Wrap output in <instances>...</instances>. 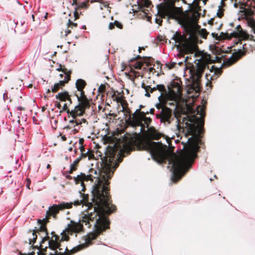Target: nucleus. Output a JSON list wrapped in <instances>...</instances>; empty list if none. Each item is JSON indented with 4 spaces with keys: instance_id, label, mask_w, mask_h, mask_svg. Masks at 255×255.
<instances>
[{
    "instance_id": "nucleus-1",
    "label": "nucleus",
    "mask_w": 255,
    "mask_h": 255,
    "mask_svg": "<svg viewBox=\"0 0 255 255\" xmlns=\"http://www.w3.org/2000/svg\"><path fill=\"white\" fill-rule=\"evenodd\" d=\"M197 114L200 115L199 118L195 116L190 118L187 116L183 118L182 128L180 123L178 124L177 127L180 131H182L186 137L189 135L192 136L188 138V145L180 154L177 155L173 154L169 160V163L172 164L173 171L172 180L175 183L178 182L187 172L190 164L197 156L199 145L203 144L201 137L204 133V107L198 106L197 107Z\"/></svg>"
},
{
    "instance_id": "nucleus-2",
    "label": "nucleus",
    "mask_w": 255,
    "mask_h": 255,
    "mask_svg": "<svg viewBox=\"0 0 255 255\" xmlns=\"http://www.w3.org/2000/svg\"><path fill=\"white\" fill-rule=\"evenodd\" d=\"M117 151L114 148H111L106 153V156L101 158L102 160L101 163V170H100V174H98L97 170L91 168L89 173L92 174L94 176L97 177L95 179L97 180V183L95 184L92 191V201L96 204V200L94 197V190L97 188L99 190L100 195L103 200H106L107 204L113 205L112 203L111 196L110 194L109 184L110 180L113 175L114 172L116 168L114 166L116 161L115 156Z\"/></svg>"
},
{
    "instance_id": "nucleus-3",
    "label": "nucleus",
    "mask_w": 255,
    "mask_h": 255,
    "mask_svg": "<svg viewBox=\"0 0 255 255\" xmlns=\"http://www.w3.org/2000/svg\"><path fill=\"white\" fill-rule=\"evenodd\" d=\"M99 192V190L96 188L93 192L97 206L94 207V212L98 213V215L95 218V230L88 234L85 239L87 245L92 244L93 240L96 239L104 231L110 229V221L109 216L117 210L115 205H109L107 204L106 200H103L101 198Z\"/></svg>"
},
{
    "instance_id": "nucleus-4",
    "label": "nucleus",
    "mask_w": 255,
    "mask_h": 255,
    "mask_svg": "<svg viewBox=\"0 0 255 255\" xmlns=\"http://www.w3.org/2000/svg\"><path fill=\"white\" fill-rule=\"evenodd\" d=\"M231 36L237 38L236 39L235 44L239 45L240 48L224 62L225 65L227 66L236 63L247 53L255 50L254 36L249 35L242 29L240 25H238L234 31L231 33Z\"/></svg>"
},
{
    "instance_id": "nucleus-5",
    "label": "nucleus",
    "mask_w": 255,
    "mask_h": 255,
    "mask_svg": "<svg viewBox=\"0 0 255 255\" xmlns=\"http://www.w3.org/2000/svg\"><path fill=\"white\" fill-rule=\"evenodd\" d=\"M157 14L155 19L156 23L161 25L162 19L166 16L168 19L177 20L184 29L189 32H193V27L191 24L188 12L180 14V8L175 6V0L170 2L161 3L157 5Z\"/></svg>"
},
{
    "instance_id": "nucleus-6",
    "label": "nucleus",
    "mask_w": 255,
    "mask_h": 255,
    "mask_svg": "<svg viewBox=\"0 0 255 255\" xmlns=\"http://www.w3.org/2000/svg\"><path fill=\"white\" fill-rule=\"evenodd\" d=\"M51 237L45 236L42 238L40 243L37 255H45L47 248L55 251V254L50 253V255H71L81 249V246L74 248L69 250L67 247L63 245L60 240V237L53 231L51 233Z\"/></svg>"
},
{
    "instance_id": "nucleus-7",
    "label": "nucleus",
    "mask_w": 255,
    "mask_h": 255,
    "mask_svg": "<svg viewBox=\"0 0 255 255\" xmlns=\"http://www.w3.org/2000/svg\"><path fill=\"white\" fill-rule=\"evenodd\" d=\"M135 142L139 149L149 150L153 159L158 163L165 162L169 156L167 146L160 142L148 141L142 138L137 139Z\"/></svg>"
},
{
    "instance_id": "nucleus-8",
    "label": "nucleus",
    "mask_w": 255,
    "mask_h": 255,
    "mask_svg": "<svg viewBox=\"0 0 255 255\" xmlns=\"http://www.w3.org/2000/svg\"><path fill=\"white\" fill-rule=\"evenodd\" d=\"M201 10V7L199 5V3L197 2L194 4L193 8L190 10H186L184 12L180 11V14L188 12L190 20V22L192 27H193L194 31L193 32H189L187 29H184L186 32L189 35V41L187 42L184 45V48L189 52H193L196 48V41L197 40L196 38V27L197 23L200 16V13L199 12Z\"/></svg>"
},
{
    "instance_id": "nucleus-9",
    "label": "nucleus",
    "mask_w": 255,
    "mask_h": 255,
    "mask_svg": "<svg viewBox=\"0 0 255 255\" xmlns=\"http://www.w3.org/2000/svg\"><path fill=\"white\" fill-rule=\"evenodd\" d=\"M98 213L89 212L88 214H83L78 222L71 220L67 225L68 234L72 235L73 233H79L84 231L83 224L88 226V228L92 226L91 222H94L97 217Z\"/></svg>"
},
{
    "instance_id": "nucleus-10",
    "label": "nucleus",
    "mask_w": 255,
    "mask_h": 255,
    "mask_svg": "<svg viewBox=\"0 0 255 255\" xmlns=\"http://www.w3.org/2000/svg\"><path fill=\"white\" fill-rule=\"evenodd\" d=\"M206 67L209 68L207 62L205 60H201L198 61L195 66H193L190 70V77L192 78V81L191 85V88L196 92L200 90V79Z\"/></svg>"
},
{
    "instance_id": "nucleus-11",
    "label": "nucleus",
    "mask_w": 255,
    "mask_h": 255,
    "mask_svg": "<svg viewBox=\"0 0 255 255\" xmlns=\"http://www.w3.org/2000/svg\"><path fill=\"white\" fill-rule=\"evenodd\" d=\"M77 91L78 92H75L74 95L77 97L78 104L71 110V113L74 115L81 116L85 113L86 109L90 108L91 99H89L87 97L84 90Z\"/></svg>"
},
{
    "instance_id": "nucleus-12",
    "label": "nucleus",
    "mask_w": 255,
    "mask_h": 255,
    "mask_svg": "<svg viewBox=\"0 0 255 255\" xmlns=\"http://www.w3.org/2000/svg\"><path fill=\"white\" fill-rule=\"evenodd\" d=\"M71 97V95H69L67 91H64L58 93L55 96L56 99L58 100L60 102H65L61 112L65 111L68 115V117L71 116L72 118H75L77 115H73L71 113V111H70V110L68 109V107L72 104V100Z\"/></svg>"
},
{
    "instance_id": "nucleus-13",
    "label": "nucleus",
    "mask_w": 255,
    "mask_h": 255,
    "mask_svg": "<svg viewBox=\"0 0 255 255\" xmlns=\"http://www.w3.org/2000/svg\"><path fill=\"white\" fill-rule=\"evenodd\" d=\"M181 84V81L179 79H177L173 80L168 85V93L171 99H176L181 96L182 93Z\"/></svg>"
},
{
    "instance_id": "nucleus-14",
    "label": "nucleus",
    "mask_w": 255,
    "mask_h": 255,
    "mask_svg": "<svg viewBox=\"0 0 255 255\" xmlns=\"http://www.w3.org/2000/svg\"><path fill=\"white\" fill-rule=\"evenodd\" d=\"M72 207V203L68 202H62L59 204H53L49 207L46 211L48 216L52 217L54 219H57V215L60 211L64 210L66 209H70Z\"/></svg>"
},
{
    "instance_id": "nucleus-15",
    "label": "nucleus",
    "mask_w": 255,
    "mask_h": 255,
    "mask_svg": "<svg viewBox=\"0 0 255 255\" xmlns=\"http://www.w3.org/2000/svg\"><path fill=\"white\" fill-rule=\"evenodd\" d=\"M156 118L165 124H170L174 119L172 110L166 106L162 107L160 113L156 115Z\"/></svg>"
},
{
    "instance_id": "nucleus-16",
    "label": "nucleus",
    "mask_w": 255,
    "mask_h": 255,
    "mask_svg": "<svg viewBox=\"0 0 255 255\" xmlns=\"http://www.w3.org/2000/svg\"><path fill=\"white\" fill-rule=\"evenodd\" d=\"M71 4L74 6V21L79 18L80 15L82 14L81 9H87L89 6L88 1H82L81 0H72Z\"/></svg>"
},
{
    "instance_id": "nucleus-17",
    "label": "nucleus",
    "mask_w": 255,
    "mask_h": 255,
    "mask_svg": "<svg viewBox=\"0 0 255 255\" xmlns=\"http://www.w3.org/2000/svg\"><path fill=\"white\" fill-rule=\"evenodd\" d=\"M237 0H236V1ZM239 5H240V8L243 9L240 11L244 13V15H245L247 20L248 18L253 17L254 12L251 8V3L250 0H247L246 2L239 1L238 2H237V1H236L234 3L235 7H238Z\"/></svg>"
},
{
    "instance_id": "nucleus-18",
    "label": "nucleus",
    "mask_w": 255,
    "mask_h": 255,
    "mask_svg": "<svg viewBox=\"0 0 255 255\" xmlns=\"http://www.w3.org/2000/svg\"><path fill=\"white\" fill-rule=\"evenodd\" d=\"M143 118L141 116L132 115L130 116L126 121L127 123L132 127H141V131L145 128L143 124Z\"/></svg>"
},
{
    "instance_id": "nucleus-19",
    "label": "nucleus",
    "mask_w": 255,
    "mask_h": 255,
    "mask_svg": "<svg viewBox=\"0 0 255 255\" xmlns=\"http://www.w3.org/2000/svg\"><path fill=\"white\" fill-rule=\"evenodd\" d=\"M200 28V26L197 24V27H196V30H197V34H196V38H197V40L196 41V45L197 46H196V48H195V50L193 52H189L187 50H186V49H185L184 48V44H185L186 43H187V42L189 41V37L188 38V40L187 41H186L184 43H183L182 44V47H183V50L185 52V54H188V53H193L194 52H195L196 51V50L198 49V46L197 45V44L199 43H201L202 41L201 40L199 39V35H201L202 37L204 38H206V37L208 35V32H207L206 30L205 29H202L201 30H198V29Z\"/></svg>"
},
{
    "instance_id": "nucleus-20",
    "label": "nucleus",
    "mask_w": 255,
    "mask_h": 255,
    "mask_svg": "<svg viewBox=\"0 0 255 255\" xmlns=\"http://www.w3.org/2000/svg\"><path fill=\"white\" fill-rule=\"evenodd\" d=\"M96 178H97V177L94 176L91 173H90L88 175H86L85 173H81L80 175H78L76 177H74V180L76 184L79 183L81 184V185L83 186L82 191H84L85 187L84 186V181H93V179H95Z\"/></svg>"
},
{
    "instance_id": "nucleus-21",
    "label": "nucleus",
    "mask_w": 255,
    "mask_h": 255,
    "mask_svg": "<svg viewBox=\"0 0 255 255\" xmlns=\"http://www.w3.org/2000/svg\"><path fill=\"white\" fill-rule=\"evenodd\" d=\"M58 71H62L63 73L65 74L64 78L63 80H60L57 84L59 86L61 87L62 88L63 87L65 86L66 83H68L69 81L70 80L71 78V74L72 73V71L71 70H68L67 68H66L64 66L58 68L57 69Z\"/></svg>"
},
{
    "instance_id": "nucleus-22",
    "label": "nucleus",
    "mask_w": 255,
    "mask_h": 255,
    "mask_svg": "<svg viewBox=\"0 0 255 255\" xmlns=\"http://www.w3.org/2000/svg\"><path fill=\"white\" fill-rule=\"evenodd\" d=\"M40 226L39 229L36 230H34L32 233V238L29 239V244H34L37 238V236L36 235L37 233L41 232H45L46 234V236L48 235V230L46 227V226L43 224H39Z\"/></svg>"
},
{
    "instance_id": "nucleus-23",
    "label": "nucleus",
    "mask_w": 255,
    "mask_h": 255,
    "mask_svg": "<svg viewBox=\"0 0 255 255\" xmlns=\"http://www.w3.org/2000/svg\"><path fill=\"white\" fill-rule=\"evenodd\" d=\"M172 39H173L176 43L181 45L182 50L185 53L183 49L182 44L187 41L188 38L186 39L180 33L176 32L173 35Z\"/></svg>"
},
{
    "instance_id": "nucleus-24",
    "label": "nucleus",
    "mask_w": 255,
    "mask_h": 255,
    "mask_svg": "<svg viewBox=\"0 0 255 255\" xmlns=\"http://www.w3.org/2000/svg\"><path fill=\"white\" fill-rule=\"evenodd\" d=\"M147 135L149 138L151 139L158 140L161 137V134L153 127L148 128Z\"/></svg>"
},
{
    "instance_id": "nucleus-25",
    "label": "nucleus",
    "mask_w": 255,
    "mask_h": 255,
    "mask_svg": "<svg viewBox=\"0 0 255 255\" xmlns=\"http://www.w3.org/2000/svg\"><path fill=\"white\" fill-rule=\"evenodd\" d=\"M75 118H73V119L70 120L69 122V125L67 126V128L70 129L72 128H74L76 126H78L82 124V122L85 123L86 122V120L85 119H82L81 120L76 119V117Z\"/></svg>"
},
{
    "instance_id": "nucleus-26",
    "label": "nucleus",
    "mask_w": 255,
    "mask_h": 255,
    "mask_svg": "<svg viewBox=\"0 0 255 255\" xmlns=\"http://www.w3.org/2000/svg\"><path fill=\"white\" fill-rule=\"evenodd\" d=\"M112 98L114 101H116L117 103H120L123 105L124 104L125 102H127L126 101L124 100V97L123 95L121 94V93L117 92V94L116 93L114 92L112 96Z\"/></svg>"
},
{
    "instance_id": "nucleus-27",
    "label": "nucleus",
    "mask_w": 255,
    "mask_h": 255,
    "mask_svg": "<svg viewBox=\"0 0 255 255\" xmlns=\"http://www.w3.org/2000/svg\"><path fill=\"white\" fill-rule=\"evenodd\" d=\"M83 199H82V202L84 203L85 204L87 205L88 206V208L87 210L86 211L87 214H88V212H92L91 211V210L92 209V208L93 207V204L92 203L89 202V195L88 194H83ZM93 202L95 204L93 201ZM97 206L96 204H95V207H96ZM94 208H93L94 209Z\"/></svg>"
},
{
    "instance_id": "nucleus-28",
    "label": "nucleus",
    "mask_w": 255,
    "mask_h": 255,
    "mask_svg": "<svg viewBox=\"0 0 255 255\" xmlns=\"http://www.w3.org/2000/svg\"><path fill=\"white\" fill-rule=\"evenodd\" d=\"M212 35L213 37L219 40L226 39H230L233 37L231 36V33L229 34L228 33L221 32L219 36H218L217 33H212Z\"/></svg>"
},
{
    "instance_id": "nucleus-29",
    "label": "nucleus",
    "mask_w": 255,
    "mask_h": 255,
    "mask_svg": "<svg viewBox=\"0 0 255 255\" xmlns=\"http://www.w3.org/2000/svg\"><path fill=\"white\" fill-rule=\"evenodd\" d=\"M75 85L77 91H81V90L84 89L87 85V83L83 79H78L76 81Z\"/></svg>"
},
{
    "instance_id": "nucleus-30",
    "label": "nucleus",
    "mask_w": 255,
    "mask_h": 255,
    "mask_svg": "<svg viewBox=\"0 0 255 255\" xmlns=\"http://www.w3.org/2000/svg\"><path fill=\"white\" fill-rule=\"evenodd\" d=\"M81 160V158L78 157L76 160H75L73 163L71 164L70 170L68 171L69 174H71L73 172V171H76L77 169V166Z\"/></svg>"
},
{
    "instance_id": "nucleus-31",
    "label": "nucleus",
    "mask_w": 255,
    "mask_h": 255,
    "mask_svg": "<svg viewBox=\"0 0 255 255\" xmlns=\"http://www.w3.org/2000/svg\"><path fill=\"white\" fill-rule=\"evenodd\" d=\"M68 230H67V228L62 231V232L61 233V235L62 236L61 238L60 239L61 243L62 244V243L64 241H69L70 240L69 235H70L69 234H68Z\"/></svg>"
},
{
    "instance_id": "nucleus-32",
    "label": "nucleus",
    "mask_w": 255,
    "mask_h": 255,
    "mask_svg": "<svg viewBox=\"0 0 255 255\" xmlns=\"http://www.w3.org/2000/svg\"><path fill=\"white\" fill-rule=\"evenodd\" d=\"M122 108V111L125 113V115L126 118H128L130 116H131V112L128 107V104L127 102H125L124 104H123Z\"/></svg>"
},
{
    "instance_id": "nucleus-33",
    "label": "nucleus",
    "mask_w": 255,
    "mask_h": 255,
    "mask_svg": "<svg viewBox=\"0 0 255 255\" xmlns=\"http://www.w3.org/2000/svg\"><path fill=\"white\" fill-rule=\"evenodd\" d=\"M115 26L119 29H123V24L117 20H115L114 22L110 23L108 28L110 30H112L115 28Z\"/></svg>"
},
{
    "instance_id": "nucleus-34",
    "label": "nucleus",
    "mask_w": 255,
    "mask_h": 255,
    "mask_svg": "<svg viewBox=\"0 0 255 255\" xmlns=\"http://www.w3.org/2000/svg\"><path fill=\"white\" fill-rule=\"evenodd\" d=\"M247 23L249 27H250L252 31L255 33V19L253 17H249L247 18Z\"/></svg>"
},
{
    "instance_id": "nucleus-35",
    "label": "nucleus",
    "mask_w": 255,
    "mask_h": 255,
    "mask_svg": "<svg viewBox=\"0 0 255 255\" xmlns=\"http://www.w3.org/2000/svg\"><path fill=\"white\" fill-rule=\"evenodd\" d=\"M142 59L147 66L151 65L152 63L154 62V59L151 57L143 56Z\"/></svg>"
},
{
    "instance_id": "nucleus-36",
    "label": "nucleus",
    "mask_w": 255,
    "mask_h": 255,
    "mask_svg": "<svg viewBox=\"0 0 255 255\" xmlns=\"http://www.w3.org/2000/svg\"><path fill=\"white\" fill-rule=\"evenodd\" d=\"M51 218L50 217L48 216V215L46 213L45 218L43 219H38L37 222L39 224H43L46 226V224L49 222V219Z\"/></svg>"
},
{
    "instance_id": "nucleus-37",
    "label": "nucleus",
    "mask_w": 255,
    "mask_h": 255,
    "mask_svg": "<svg viewBox=\"0 0 255 255\" xmlns=\"http://www.w3.org/2000/svg\"><path fill=\"white\" fill-rule=\"evenodd\" d=\"M149 114V112H144L143 111H140V109H136L135 112L132 115H138L141 116L142 117H144V115H147Z\"/></svg>"
},
{
    "instance_id": "nucleus-38",
    "label": "nucleus",
    "mask_w": 255,
    "mask_h": 255,
    "mask_svg": "<svg viewBox=\"0 0 255 255\" xmlns=\"http://www.w3.org/2000/svg\"><path fill=\"white\" fill-rule=\"evenodd\" d=\"M156 90H158L159 91L163 93H165L166 94L167 93V91H166V88L165 87V86L163 85H157L156 86Z\"/></svg>"
},
{
    "instance_id": "nucleus-39",
    "label": "nucleus",
    "mask_w": 255,
    "mask_h": 255,
    "mask_svg": "<svg viewBox=\"0 0 255 255\" xmlns=\"http://www.w3.org/2000/svg\"><path fill=\"white\" fill-rule=\"evenodd\" d=\"M146 115H144V117L143 118V122H144V123H143L144 125H146V127H148L149 125L150 124L152 120L150 118H148L146 117Z\"/></svg>"
},
{
    "instance_id": "nucleus-40",
    "label": "nucleus",
    "mask_w": 255,
    "mask_h": 255,
    "mask_svg": "<svg viewBox=\"0 0 255 255\" xmlns=\"http://www.w3.org/2000/svg\"><path fill=\"white\" fill-rule=\"evenodd\" d=\"M68 28H72L73 27H77L78 26V24L77 23H75L72 20L69 19L68 22Z\"/></svg>"
},
{
    "instance_id": "nucleus-41",
    "label": "nucleus",
    "mask_w": 255,
    "mask_h": 255,
    "mask_svg": "<svg viewBox=\"0 0 255 255\" xmlns=\"http://www.w3.org/2000/svg\"><path fill=\"white\" fill-rule=\"evenodd\" d=\"M143 62L142 61H136L133 66L135 69H140L142 67Z\"/></svg>"
},
{
    "instance_id": "nucleus-42",
    "label": "nucleus",
    "mask_w": 255,
    "mask_h": 255,
    "mask_svg": "<svg viewBox=\"0 0 255 255\" xmlns=\"http://www.w3.org/2000/svg\"><path fill=\"white\" fill-rule=\"evenodd\" d=\"M81 154L79 158H81V159L86 158L87 157L88 151H86L85 147H84L83 150H80Z\"/></svg>"
},
{
    "instance_id": "nucleus-43",
    "label": "nucleus",
    "mask_w": 255,
    "mask_h": 255,
    "mask_svg": "<svg viewBox=\"0 0 255 255\" xmlns=\"http://www.w3.org/2000/svg\"><path fill=\"white\" fill-rule=\"evenodd\" d=\"M87 154V157L88 158L89 160H91V159H94V158H95L94 154V152L93 150H92L91 149H88V153Z\"/></svg>"
},
{
    "instance_id": "nucleus-44",
    "label": "nucleus",
    "mask_w": 255,
    "mask_h": 255,
    "mask_svg": "<svg viewBox=\"0 0 255 255\" xmlns=\"http://www.w3.org/2000/svg\"><path fill=\"white\" fill-rule=\"evenodd\" d=\"M61 87L60 86H59L57 83L54 85L53 87L51 89V91L53 93H56L57 91H58L60 90V89H61Z\"/></svg>"
},
{
    "instance_id": "nucleus-45",
    "label": "nucleus",
    "mask_w": 255,
    "mask_h": 255,
    "mask_svg": "<svg viewBox=\"0 0 255 255\" xmlns=\"http://www.w3.org/2000/svg\"><path fill=\"white\" fill-rule=\"evenodd\" d=\"M84 138H80L79 140V144L80 145V146L79 147L80 150H84V145H83L84 144Z\"/></svg>"
},
{
    "instance_id": "nucleus-46",
    "label": "nucleus",
    "mask_w": 255,
    "mask_h": 255,
    "mask_svg": "<svg viewBox=\"0 0 255 255\" xmlns=\"http://www.w3.org/2000/svg\"><path fill=\"white\" fill-rule=\"evenodd\" d=\"M106 91V86L104 84H101L99 88H98V92L100 93H104Z\"/></svg>"
},
{
    "instance_id": "nucleus-47",
    "label": "nucleus",
    "mask_w": 255,
    "mask_h": 255,
    "mask_svg": "<svg viewBox=\"0 0 255 255\" xmlns=\"http://www.w3.org/2000/svg\"><path fill=\"white\" fill-rule=\"evenodd\" d=\"M176 63L175 62H172L171 63H166V66L169 69H171L175 67Z\"/></svg>"
},
{
    "instance_id": "nucleus-48",
    "label": "nucleus",
    "mask_w": 255,
    "mask_h": 255,
    "mask_svg": "<svg viewBox=\"0 0 255 255\" xmlns=\"http://www.w3.org/2000/svg\"><path fill=\"white\" fill-rule=\"evenodd\" d=\"M217 15L219 18H221L223 16L224 12L223 11V10L221 9L220 8L219 9L218 12L217 13Z\"/></svg>"
},
{
    "instance_id": "nucleus-49",
    "label": "nucleus",
    "mask_w": 255,
    "mask_h": 255,
    "mask_svg": "<svg viewBox=\"0 0 255 255\" xmlns=\"http://www.w3.org/2000/svg\"><path fill=\"white\" fill-rule=\"evenodd\" d=\"M141 88L144 89L145 91H148V88H150L149 86H146L144 83L141 84Z\"/></svg>"
},
{
    "instance_id": "nucleus-50",
    "label": "nucleus",
    "mask_w": 255,
    "mask_h": 255,
    "mask_svg": "<svg viewBox=\"0 0 255 255\" xmlns=\"http://www.w3.org/2000/svg\"><path fill=\"white\" fill-rule=\"evenodd\" d=\"M72 203V205L74 204V205H81V204L83 203L82 202V200H77V201H75L74 203Z\"/></svg>"
},
{
    "instance_id": "nucleus-51",
    "label": "nucleus",
    "mask_w": 255,
    "mask_h": 255,
    "mask_svg": "<svg viewBox=\"0 0 255 255\" xmlns=\"http://www.w3.org/2000/svg\"><path fill=\"white\" fill-rule=\"evenodd\" d=\"M26 181V186L27 188L30 189V183H31L30 179L29 178H27Z\"/></svg>"
},
{
    "instance_id": "nucleus-52",
    "label": "nucleus",
    "mask_w": 255,
    "mask_h": 255,
    "mask_svg": "<svg viewBox=\"0 0 255 255\" xmlns=\"http://www.w3.org/2000/svg\"><path fill=\"white\" fill-rule=\"evenodd\" d=\"M8 94L7 93H3V99L4 101H6V100H7L8 99Z\"/></svg>"
},
{
    "instance_id": "nucleus-53",
    "label": "nucleus",
    "mask_w": 255,
    "mask_h": 255,
    "mask_svg": "<svg viewBox=\"0 0 255 255\" xmlns=\"http://www.w3.org/2000/svg\"><path fill=\"white\" fill-rule=\"evenodd\" d=\"M151 2L150 1H149L148 0H146L144 2V6L146 7H148L150 4Z\"/></svg>"
},
{
    "instance_id": "nucleus-54",
    "label": "nucleus",
    "mask_w": 255,
    "mask_h": 255,
    "mask_svg": "<svg viewBox=\"0 0 255 255\" xmlns=\"http://www.w3.org/2000/svg\"><path fill=\"white\" fill-rule=\"evenodd\" d=\"M56 107L59 109H61L62 108V106L60 103V101L59 102H57L56 101Z\"/></svg>"
},
{
    "instance_id": "nucleus-55",
    "label": "nucleus",
    "mask_w": 255,
    "mask_h": 255,
    "mask_svg": "<svg viewBox=\"0 0 255 255\" xmlns=\"http://www.w3.org/2000/svg\"><path fill=\"white\" fill-rule=\"evenodd\" d=\"M148 90L150 91V93H152L154 91H156V87L148 88Z\"/></svg>"
},
{
    "instance_id": "nucleus-56",
    "label": "nucleus",
    "mask_w": 255,
    "mask_h": 255,
    "mask_svg": "<svg viewBox=\"0 0 255 255\" xmlns=\"http://www.w3.org/2000/svg\"><path fill=\"white\" fill-rule=\"evenodd\" d=\"M214 19V18L210 19L208 21V23L210 25H213Z\"/></svg>"
},
{
    "instance_id": "nucleus-57",
    "label": "nucleus",
    "mask_w": 255,
    "mask_h": 255,
    "mask_svg": "<svg viewBox=\"0 0 255 255\" xmlns=\"http://www.w3.org/2000/svg\"><path fill=\"white\" fill-rule=\"evenodd\" d=\"M17 110L19 111H24L25 110V108L24 107H21V106H18L17 108Z\"/></svg>"
},
{
    "instance_id": "nucleus-58",
    "label": "nucleus",
    "mask_w": 255,
    "mask_h": 255,
    "mask_svg": "<svg viewBox=\"0 0 255 255\" xmlns=\"http://www.w3.org/2000/svg\"><path fill=\"white\" fill-rule=\"evenodd\" d=\"M156 64L157 65V68H160L161 69V63L159 62V61H157L156 62Z\"/></svg>"
},
{
    "instance_id": "nucleus-59",
    "label": "nucleus",
    "mask_w": 255,
    "mask_h": 255,
    "mask_svg": "<svg viewBox=\"0 0 255 255\" xmlns=\"http://www.w3.org/2000/svg\"><path fill=\"white\" fill-rule=\"evenodd\" d=\"M158 39L159 41H164V37H163L162 36H159L158 37Z\"/></svg>"
},
{
    "instance_id": "nucleus-60",
    "label": "nucleus",
    "mask_w": 255,
    "mask_h": 255,
    "mask_svg": "<svg viewBox=\"0 0 255 255\" xmlns=\"http://www.w3.org/2000/svg\"><path fill=\"white\" fill-rule=\"evenodd\" d=\"M143 57H141L140 55H137V56H136L134 60H139V59H142Z\"/></svg>"
},
{
    "instance_id": "nucleus-61",
    "label": "nucleus",
    "mask_w": 255,
    "mask_h": 255,
    "mask_svg": "<svg viewBox=\"0 0 255 255\" xmlns=\"http://www.w3.org/2000/svg\"><path fill=\"white\" fill-rule=\"evenodd\" d=\"M65 177L67 179H69V180L73 179L72 177L69 174L66 175Z\"/></svg>"
},
{
    "instance_id": "nucleus-62",
    "label": "nucleus",
    "mask_w": 255,
    "mask_h": 255,
    "mask_svg": "<svg viewBox=\"0 0 255 255\" xmlns=\"http://www.w3.org/2000/svg\"><path fill=\"white\" fill-rule=\"evenodd\" d=\"M155 111V110L154 108L150 109V111H149V113H150L151 114H153L154 112ZM148 112V111H147Z\"/></svg>"
},
{
    "instance_id": "nucleus-63",
    "label": "nucleus",
    "mask_w": 255,
    "mask_h": 255,
    "mask_svg": "<svg viewBox=\"0 0 255 255\" xmlns=\"http://www.w3.org/2000/svg\"><path fill=\"white\" fill-rule=\"evenodd\" d=\"M50 93V89H48V90H47V93H46V95H45V96H44V98H48V97H49V96H48V94H49Z\"/></svg>"
},
{
    "instance_id": "nucleus-64",
    "label": "nucleus",
    "mask_w": 255,
    "mask_h": 255,
    "mask_svg": "<svg viewBox=\"0 0 255 255\" xmlns=\"http://www.w3.org/2000/svg\"><path fill=\"white\" fill-rule=\"evenodd\" d=\"M61 138H62V140L64 141H66L67 139V137H66V136L65 135H61Z\"/></svg>"
}]
</instances>
